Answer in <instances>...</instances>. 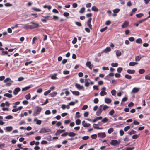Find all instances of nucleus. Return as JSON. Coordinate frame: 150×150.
Here are the masks:
<instances>
[{"mask_svg": "<svg viewBox=\"0 0 150 150\" xmlns=\"http://www.w3.org/2000/svg\"><path fill=\"white\" fill-rule=\"evenodd\" d=\"M82 125L84 127H88L90 125V124H87V123H86L85 121H83L82 122Z\"/></svg>", "mask_w": 150, "mask_h": 150, "instance_id": "obj_16", "label": "nucleus"}, {"mask_svg": "<svg viewBox=\"0 0 150 150\" xmlns=\"http://www.w3.org/2000/svg\"><path fill=\"white\" fill-rule=\"evenodd\" d=\"M57 94V92L54 91L50 93L49 95L51 97H54Z\"/></svg>", "mask_w": 150, "mask_h": 150, "instance_id": "obj_18", "label": "nucleus"}, {"mask_svg": "<svg viewBox=\"0 0 150 150\" xmlns=\"http://www.w3.org/2000/svg\"><path fill=\"white\" fill-rule=\"evenodd\" d=\"M136 132L134 130H132L130 132L129 131L128 132V133L130 135H131L132 134H134L136 133Z\"/></svg>", "mask_w": 150, "mask_h": 150, "instance_id": "obj_33", "label": "nucleus"}, {"mask_svg": "<svg viewBox=\"0 0 150 150\" xmlns=\"http://www.w3.org/2000/svg\"><path fill=\"white\" fill-rule=\"evenodd\" d=\"M9 81L13 82V81H11V79L9 78H6L4 81V83H7Z\"/></svg>", "mask_w": 150, "mask_h": 150, "instance_id": "obj_25", "label": "nucleus"}, {"mask_svg": "<svg viewBox=\"0 0 150 150\" xmlns=\"http://www.w3.org/2000/svg\"><path fill=\"white\" fill-rule=\"evenodd\" d=\"M125 77L129 79H130L132 78V76L128 74H125Z\"/></svg>", "mask_w": 150, "mask_h": 150, "instance_id": "obj_38", "label": "nucleus"}, {"mask_svg": "<svg viewBox=\"0 0 150 150\" xmlns=\"http://www.w3.org/2000/svg\"><path fill=\"white\" fill-rule=\"evenodd\" d=\"M120 11V10L118 8H116L113 10V12L114 13H118Z\"/></svg>", "mask_w": 150, "mask_h": 150, "instance_id": "obj_52", "label": "nucleus"}, {"mask_svg": "<svg viewBox=\"0 0 150 150\" xmlns=\"http://www.w3.org/2000/svg\"><path fill=\"white\" fill-rule=\"evenodd\" d=\"M89 137L88 136H85L82 137V139L83 140H88L89 139Z\"/></svg>", "mask_w": 150, "mask_h": 150, "instance_id": "obj_54", "label": "nucleus"}, {"mask_svg": "<svg viewBox=\"0 0 150 150\" xmlns=\"http://www.w3.org/2000/svg\"><path fill=\"white\" fill-rule=\"evenodd\" d=\"M70 91H71L72 93L73 94L75 95L76 96H79L80 94L79 92L78 91H73L72 90H70Z\"/></svg>", "mask_w": 150, "mask_h": 150, "instance_id": "obj_14", "label": "nucleus"}, {"mask_svg": "<svg viewBox=\"0 0 150 150\" xmlns=\"http://www.w3.org/2000/svg\"><path fill=\"white\" fill-rule=\"evenodd\" d=\"M111 49L110 47H107L105 49L103 50V52L107 53L108 52L110 51H111Z\"/></svg>", "mask_w": 150, "mask_h": 150, "instance_id": "obj_27", "label": "nucleus"}, {"mask_svg": "<svg viewBox=\"0 0 150 150\" xmlns=\"http://www.w3.org/2000/svg\"><path fill=\"white\" fill-rule=\"evenodd\" d=\"M150 73L148 74V75H146L145 77V79L146 80H150Z\"/></svg>", "mask_w": 150, "mask_h": 150, "instance_id": "obj_43", "label": "nucleus"}, {"mask_svg": "<svg viewBox=\"0 0 150 150\" xmlns=\"http://www.w3.org/2000/svg\"><path fill=\"white\" fill-rule=\"evenodd\" d=\"M111 93L112 95L115 96L116 94V91L115 90H113L111 91Z\"/></svg>", "mask_w": 150, "mask_h": 150, "instance_id": "obj_46", "label": "nucleus"}, {"mask_svg": "<svg viewBox=\"0 0 150 150\" xmlns=\"http://www.w3.org/2000/svg\"><path fill=\"white\" fill-rule=\"evenodd\" d=\"M111 65L113 67H116L118 66V64L117 63H112L111 64Z\"/></svg>", "mask_w": 150, "mask_h": 150, "instance_id": "obj_51", "label": "nucleus"}, {"mask_svg": "<svg viewBox=\"0 0 150 150\" xmlns=\"http://www.w3.org/2000/svg\"><path fill=\"white\" fill-rule=\"evenodd\" d=\"M85 11V8L84 7H83L81 9V10L79 12L80 13H83Z\"/></svg>", "mask_w": 150, "mask_h": 150, "instance_id": "obj_55", "label": "nucleus"}, {"mask_svg": "<svg viewBox=\"0 0 150 150\" xmlns=\"http://www.w3.org/2000/svg\"><path fill=\"white\" fill-rule=\"evenodd\" d=\"M42 110V108L41 107L38 106H37L35 107V109L34 110L33 115L34 116H36L39 114L41 112Z\"/></svg>", "mask_w": 150, "mask_h": 150, "instance_id": "obj_1", "label": "nucleus"}, {"mask_svg": "<svg viewBox=\"0 0 150 150\" xmlns=\"http://www.w3.org/2000/svg\"><path fill=\"white\" fill-rule=\"evenodd\" d=\"M138 63L134 62H131L129 64V65L130 66H134L136 64H137Z\"/></svg>", "mask_w": 150, "mask_h": 150, "instance_id": "obj_31", "label": "nucleus"}, {"mask_svg": "<svg viewBox=\"0 0 150 150\" xmlns=\"http://www.w3.org/2000/svg\"><path fill=\"white\" fill-rule=\"evenodd\" d=\"M129 126H127L125 127L124 128V130L125 131H127L130 128Z\"/></svg>", "mask_w": 150, "mask_h": 150, "instance_id": "obj_61", "label": "nucleus"}, {"mask_svg": "<svg viewBox=\"0 0 150 150\" xmlns=\"http://www.w3.org/2000/svg\"><path fill=\"white\" fill-rule=\"evenodd\" d=\"M102 106L100 105L99 108L97 111L96 112V115H100L101 113V112H102Z\"/></svg>", "mask_w": 150, "mask_h": 150, "instance_id": "obj_7", "label": "nucleus"}, {"mask_svg": "<svg viewBox=\"0 0 150 150\" xmlns=\"http://www.w3.org/2000/svg\"><path fill=\"white\" fill-rule=\"evenodd\" d=\"M57 74H55L51 76V78L52 79H57V78L56 77Z\"/></svg>", "mask_w": 150, "mask_h": 150, "instance_id": "obj_49", "label": "nucleus"}, {"mask_svg": "<svg viewBox=\"0 0 150 150\" xmlns=\"http://www.w3.org/2000/svg\"><path fill=\"white\" fill-rule=\"evenodd\" d=\"M142 58V57H140L139 56H137L135 57V61H139L140 59Z\"/></svg>", "mask_w": 150, "mask_h": 150, "instance_id": "obj_47", "label": "nucleus"}, {"mask_svg": "<svg viewBox=\"0 0 150 150\" xmlns=\"http://www.w3.org/2000/svg\"><path fill=\"white\" fill-rule=\"evenodd\" d=\"M4 96L7 97L9 98H11L12 96V94L8 93L4 94Z\"/></svg>", "mask_w": 150, "mask_h": 150, "instance_id": "obj_30", "label": "nucleus"}, {"mask_svg": "<svg viewBox=\"0 0 150 150\" xmlns=\"http://www.w3.org/2000/svg\"><path fill=\"white\" fill-rule=\"evenodd\" d=\"M43 8H47L48 10H50L51 8V6L50 5H45L44 6Z\"/></svg>", "mask_w": 150, "mask_h": 150, "instance_id": "obj_34", "label": "nucleus"}, {"mask_svg": "<svg viewBox=\"0 0 150 150\" xmlns=\"http://www.w3.org/2000/svg\"><path fill=\"white\" fill-rule=\"evenodd\" d=\"M127 72L129 74H133L135 73V71L134 70L128 69Z\"/></svg>", "mask_w": 150, "mask_h": 150, "instance_id": "obj_21", "label": "nucleus"}, {"mask_svg": "<svg viewBox=\"0 0 150 150\" xmlns=\"http://www.w3.org/2000/svg\"><path fill=\"white\" fill-rule=\"evenodd\" d=\"M31 97V95L30 94V93H29L27 95H26L25 96V98L27 99V100L29 99Z\"/></svg>", "mask_w": 150, "mask_h": 150, "instance_id": "obj_35", "label": "nucleus"}, {"mask_svg": "<svg viewBox=\"0 0 150 150\" xmlns=\"http://www.w3.org/2000/svg\"><path fill=\"white\" fill-rule=\"evenodd\" d=\"M129 25V22L127 21H125L121 26L122 28H124L127 27Z\"/></svg>", "mask_w": 150, "mask_h": 150, "instance_id": "obj_8", "label": "nucleus"}, {"mask_svg": "<svg viewBox=\"0 0 150 150\" xmlns=\"http://www.w3.org/2000/svg\"><path fill=\"white\" fill-rule=\"evenodd\" d=\"M86 66L88 67L90 69H91L92 68V66L91 65V63L90 62H88L86 63Z\"/></svg>", "mask_w": 150, "mask_h": 150, "instance_id": "obj_26", "label": "nucleus"}, {"mask_svg": "<svg viewBox=\"0 0 150 150\" xmlns=\"http://www.w3.org/2000/svg\"><path fill=\"white\" fill-rule=\"evenodd\" d=\"M128 98L127 97H124L122 100V102H125L127 100Z\"/></svg>", "mask_w": 150, "mask_h": 150, "instance_id": "obj_56", "label": "nucleus"}, {"mask_svg": "<svg viewBox=\"0 0 150 150\" xmlns=\"http://www.w3.org/2000/svg\"><path fill=\"white\" fill-rule=\"evenodd\" d=\"M51 91H50V90H47V91L45 92L44 93V95H45V96H47V95H48L50 93Z\"/></svg>", "mask_w": 150, "mask_h": 150, "instance_id": "obj_48", "label": "nucleus"}, {"mask_svg": "<svg viewBox=\"0 0 150 150\" xmlns=\"http://www.w3.org/2000/svg\"><path fill=\"white\" fill-rule=\"evenodd\" d=\"M23 108V107L21 106H20L18 108H15L12 109V111L13 112H16L18 111V110H20L21 109Z\"/></svg>", "mask_w": 150, "mask_h": 150, "instance_id": "obj_15", "label": "nucleus"}, {"mask_svg": "<svg viewBox=\"0 0 150 150\" xmlns=\"http://www.w3.org/2000/svg\"><path fill=\"white\" fill-rule=\"evenodd\" d=\"M81 117V115H80V113L78 112L76 113L75 117L76 118H79Z\"/></svg>", "mask_w": 150, "mask_h": 150, "instance_id": "obj_53", "label": "nucleus"}, {"mask_svg": "<svg viewBox=\"0 0 150 150\" xmlns=\"http://www.w3.org/2000/svg\"><path fill=\"white\" fill-rule=\"evenodd\" d=\"M13 118V117L11 115H8V116H6L5 117V119H12Z\"/></svg>", "mask_w": 150, "mask_h": 150, "instance_id": "obj_59", "label": "nucleus"}, {"mask_svg": "<svg viewBox=\"0 0 150 150\" xmlns=\"http://www.w3.org/2000/svg\"><path fill=\"white\" fill-rule=\"evenodd\" d=\"M90 80L88 79H85V85L86 87H88L89 85V82Z\"/></svg>", "mask_w": 150, "mask_h": 150, "instance_id": "obj_11", "label": "nucleus"}, {"mask_svg": "<svg viewBox=\"0 0 150 150\" xmlns=\"http://www.w3.org/2000/svg\"><path fill=\"white\" fill-rule=\"evenodd\" d=\"M139 90V88L135 87L132 90V92L133 93H136L138 92Z\"/></svg>", "mask_w": 150, "mask_h": 150, "instance_id": "obj_13", "label": "nucleus"}, {"mask_svg": "<svg viewBox=\"0 0 150 150\" xmlns=\"http://www.w3.org/2000/svg\"><path fill=\"white\" fill-rule=\"evenodd\" d=\"M137 10V8H134L132 10L131 12L130 13V16H132L133 14L135 13L136 11Z\"/></svg>", "mask_w": 150, "mask_h": 150, "instance_id": "obj_20", "label": "nucleus"}, {"mask_svg": "<svg viewBox=\"0 0 150 150\" xmlns=\"http://www.w3.org/2000/svg\"><path fill=\"white\" fill-rule=\"evenodd\" d=\"M102 110H105L106 109L108 108L109 107L106 105H102Z\"/></svg>", "mask_w": 150, "mask_h": 150, "instance_id": "obj_23", "label": "nucleus"}, {"mask_svg": "<svg viewBox=\"0 0 150 150\" xmlns=\"http://www.w3.org/2000/svg\"><path fill=\"white\" fill-rule=\"evenodd\" d=\"M23 28L25 29H31V25H28L27 24H23Z\"/></svg>", "mask_w": 150, "mask_h": 150, "instance_id": "obj_10", "label": "nucleus"}, {"mask_svg": "<svg viewBox=\"0 0 150 150\" xmlns=\"http://www.w3.org/2000/svg\"><path fill=\"white\" fill-rule=\"evenodd\" d=\"M114 131L113 128L112 127L110 128L108 130V132L109 134H110L112 132Z\"/></svg>", "mask_w": 150, "mask_h": 150, "instance_id": "obj_40", "label": "nucleus"}, {"mask_svg": "<svg viewBox=\"0 0 150 150\" xmlns=\"http://www.w3.org/2000/svg\"><path fill=\"white\" fill-rule=\"evenodd\" d=\"M76 125H79L81 124V120L80 119H77L76 120Z\"/></svg>", "mask_w": 150, "mask_h": 150, "instance_id": "obj_50", "label": "nucleus"}, {"mask_svg": "<svg viewBox=\"0 0 150 150\" xmlns=\"http://www.w3.org/2000/svg\"><path fill=\"white\" fill-rule=\"evenodd\" d=\"M102 117L101 116H100L98 117H96L94 118V122H96L97 121L102 119Z\"/></svg>", "mask_w": 150, "mask_h": 150, "instance_id": "obj_39", "label": "nucleus"}, {"mask_svg": "<svg viewBox=\"0 0 150 150\" xmlns=\"http://www.w3.org/2000/svg\"><path fill=\"white\" fill-rule=\"evenodd\" d=\"M115 112L113 109L112 110L109 112V114L111 115H113Z\"/></svg>", "mask_w": 150, "mask_h": 150, "instance_id": "obj_62", "label": "nucleus"}, {"mask_svg": "<svg viewBox=\"0 0 150 150\" xmlns=\"http://www.w3.org/2000/svg\"><path fill=\"white\" fill-rule=\"evenodd\" d=\"M77 40L76 38V37H74L73 40L72 41V43L73 44H75Z\"/></svg>", "mask_w": 150, "mask_h": 150, "instance_id": "obj_60", "label": "nucleus"}, {"mask_svg": "<svg viewBox=\"0 0 150 150\" xmlns=\"http://www.w3.org/2000/svg\"><path fill=\"white\" fill-rule=\"evenodd\" d=\"M76 135V133L73 132L68 133V135L71 137H74Z\"/></svg>", "mask_w": 150, "mask_h": 150, "instance_id": "obj_24", "label": "nucleus"}, {"mask_svg": "<svg viewBox=\"0 0 150 150\" xmlns=\"http://www.w3.org/2000/svg\"><path fill=\"white\" fill-rule=\"evenodd\" d=\"M32 86L31 85H29L28 86L25 87L23 88L22 89V91H26L29 89H30L31 87Z\"/></svg>", "mask_w": 150, "mask_h": 150, "instance_id": "obj_17", "label": "nucleus"}, {"mask_svg": "<svg viewBox=\"0 0 150 150\" xmlns=\"http://www.w3.org/2000/svg\"><path fill=\"white\" fill-rule=\"evenodd\" d=\"M105 101L106 103H110L111 101V99L108 98H105Z\"/></svg>", "mask_w": 150, "mask_h": 150, "instance_id": "obj_29", "label": "nucleus"}, {"mask_svg": "<svg viewBox=\"0 0 150 150\" xmlns=\"http://www.w3.org/2000/svg\"><path fill=\"white\" fill-rule=\"evenodd\" d=\"M108 119L107 118L105 117L102 120L101 122L105 123L107 121Z\"/></svg>", "mask_w": 150, "mask_h": 150, "instance_id": "obj_42", "label": "nucleus"}, {"mask_svg": "<svg viewBox=\"0 0 150 150\" xmlns=\"http://www.w3.org/2000/svg\"><path fill=\"white\" fill-rule=\"evenodd\" d=\"M13 129V127L11 126H8L6 127V130L8 132H10Z\"/></svg>", "mask_w": 150, "mask_h": 150, "instance_id": "obj_19", "label": "nucleus"}, {"mask_svg": "<svg viewBox=\"0 0 150 150\" xmlns=\"http://www.w3.org/2000/svg\"><path fill=\"white\" fill-rule=\"evenodd\" d=\"M75 86L79 90H82L84 88V87L83 86H81L80 84L76 83L75 84Z\"/></svg>", "mask_w": 150, "mask_h": 150, "instance_id": "obj_6", "label": "nucleus"}, {"mask_svg": "<svg viewBox=\"0 0 150 150\" xmlns=\"http://www.w3.org/2000/svg\"><path fill=\"white\" fill-rule=\"evenodd\" d=\"M116 55L117 56L119 57L121 55V53L120 50H117L116 53Z\"/></svg>", "mask_w": 150, "mask_h": 150, "instance_id": "obj_37", "label": "nucleus"}, {"mask_svg": "<svg viewBox=\"0 0 150 150\" xmlns=\"http://www.w3.org/2000/svg\"><path fill=\"white\" fill-rule=\"evenodd\" d=\"M133 124L135 125H137L139 124V122L136 120H134Z\"/></svg>", "mask_w": 150, "mask_h": 150, "instance_id": "obj_64", "label": "nucleus"}, {"mask_svg": "<svg viewBox=\"0 0 150 150\" xmlns=\"http://www.w3.org/2000/svg\"><path fill=\"white\" fill-rule=\"evenodd\" d=\"M120 143V141H119V142H118L117 140H112L111 141L110 144L112 145L116 146L117 145L119 144Z\"/></svg>", "mask_w": 150, "mask_h": 150, "instance_id": "obj_5", "label": "nucleus"}, {"mask_svg": "<svg viewBox=\"0 0 150 150\" xmlns=\"http://www.w3.org/2000/svg\"><path fill=\"white\" fill-rule=\"evenodd\" d=\"M98 136L101 138H104L106 137V134L105 132L98 133Z\"/></svg>", "mask_w": 150, "mask_h": 150, "instance_id": "obj_12", "label": "nucleus"}, {"mask_svg": "<svg viewBox=\"0 0 150 150\" xmlns=\"http://www.w3.org/2000/svg\"><path fill=\"white\" fill-rule=\"evenodd\" d=\"M51 131V130L50 129L42 128L41 130L39 131V132L40 133H45L47 132H49Z\"/></svg>", "mask_w": 150, "mask_h": 150, "instance_id": "obj_3", "label": "nucleus"}, {"mask_svg": "<svg viewBox=\"0 0 150 150\" xmlns=\"http://www.w3.org/2000/svg\"><path fill=\"white\" fill-rule=\"evenodd\" d=\"M136 42L137 43L139 44H141L142 42V40L141 38H138L137 39Z\"/></svg>", "mask_w": 150, "mask_h": 150, "instance_id": "obj_32", "label": "nucleus"}, {"mask_svg": "<svg viewBox=\"0 0 150 150\" xmlns=\"http://www.w3.org/2000/svg\"><path fill=\"white\" fill-rule=\"evenodd\" d=\"M30 23L33 25H31V29L38 28L40 27L39 24L35 23L34 22H31Z\"/></svg>", "mask_w": 150, "mask_h": 150, "instance_id": "obj_2", "label": "nucleus"}, {"mask_svg": "<svg viewBox=\"0 0 150 150\" xmlns=\"http://www.w3.org/2000/svg\"><path fill=\"white\" fill-rule=\"evenodd\" d=\"M10 105V104H1L0 106L3 107L2 109L3 111L8 110V109L7 108H5L4 107L6 106L7 107H8Z\"/></svg>", "mask_w": 150, "mask_h": 150, "instance_id": "obj_4", "label": "nucleus"}, {"mask_svg": "<svg viewBox=\"0 0 150 150\" xmlns=\"http://www.w3.org/2000/svg\"><path fill=\"white\" fill-rule=\"evenodd\" d=\"M123 69L122 67H119L117 69V71L119 73H121Z\"/></svg>", "mask_w": 150, "mask_h": 150, "instance_id": "obj_45", "label": "nucleus"}, {"mask_svg": "<svg viewBox=\"0 0 150 150\" xmlns=\"http://www.w3.org/2000/svg\"><path fill=\"white\" fill-rule=\"evenodd\" d=\"M145 72V70L143 69H139V72L140 74H143Z\"/></svg>", "mask_w": 150, "mask_h": 150, "instance_id": "obj_41", "label": "nucleus"}, {"mask_svg": "<svg viewBox=\"0 0 150 150\" xmlns=\"http://www.w3.org/2000/svg\"><path fill=\"white\" fill-rule=\"evenodd\" d=\"M107 28H108L107 27H105L104 28L101 29L100 30V31L101 32H103L105 31L107 29Z\"/></svg>", "mask_w": 150, "mask_h": 150, "instance_id": "obj_57", "label": "nucleus"}, {"mask_svg": "<svg viewBox=\"0 0 150 150\" xmlns=\"http://www.w3.org/2000/svg\"><path fill=\"white\" fill-rule=\"evenodd\" d=\"M20 91V89L19 87L16 88L13 91V93L15 95H17L18 93Z\"/></svg>", "mask_w": 150, "mask_h": 150, "instance_id": "obj_9", "label": "nucleus"}, {"mask_svg": "<svg viewBox=\"0 0 150 150\" xmlns=\"http://www.w3.org/2000/svg\"><path fill=\"white\" fill-rule=\"evenodd\" d=\"M61 133V132L60 131V130H58L55 133V135L57 136L59 135Z\"/></svg>", "mask_w": 150, "mask_h": 150, "instance_id": "obj_63", "label": "nucleus"}, {"mask_svg": "<svg viewBox=\"0 0 150 150\" xmlns=\"http://www.w3.org/2000/svg\"><path fill=\"white\" fill-rule=\"evenodd\" d=\"M34 121H36V124L38 125H40L41 124L42 122L41 120H38L36 118H35L34 119Z\"/></svg>", "mask_w": 150, "mask_h": 150, "instance_id": "obj_22", "label": "nucleus"}, {"mask_svg": "<svg viewBox=\"0 0 150 150\" xmlns=\"http://www.w3.org/2000/svg\"><path fill=\"white\" fill-rule=\"evenodd\" d=\"M144 16V14L142 13H140L136 14V16L137 18H140Z\"/></svg>", "mask_w": 150, "mask_h": 150, "instance_id": "obj_28", "label": "nucleus"}, {"mask_svg": "<svg viewBox=\"0 0 150 150\" xmlns=\"http://www.w3.org/2000/svg\"><path fill=\"white\" fill-rule=\"evenodd\" d=\"M48 142L47 141L45 140H43L41 141V144H47Z\"/></svg>", "mask_w": 150, "mask_h": 150, "instance_id": "obj_58", "label": "nucleus"}, {"mask_svg": "<svg viewBox=\"0 0 150 150\" xmlns=\"http://www.w3.org/2000/svg\"><path fill=\"white\" fill-rule=\"evenodd\" d=\"M8 52L7 51H2L1 55H5L8 54Z\"/></svg>", "mask_w": 150, "mask_h": 150, "instance_id": "obj_36", "label": "nucleus"}, {"mask_svg": "<svg viewBox=\"0 0 150 150\" xmlns=\"http://www.w3.org/2000/svg\"><path fill=\"white\" fill-rule=\"evenodd\" d=\"M107 93L105 91H101L100 93V95L101 96H103L104 95H106Z\"/></svg>", "mask_w": 150, "mask_h": 150, "instance_id": "obj_44", "label": "nucleus"}]
</instances>
